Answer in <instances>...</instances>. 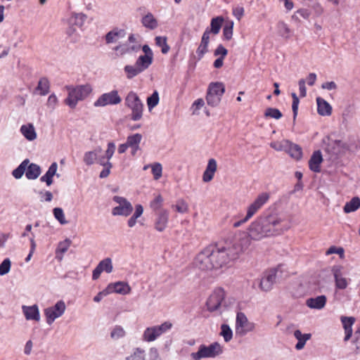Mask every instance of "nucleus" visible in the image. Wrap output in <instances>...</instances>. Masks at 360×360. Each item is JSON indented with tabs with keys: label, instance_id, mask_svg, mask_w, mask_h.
I'll return each mask as SVG.
<instances>
[{
	"label": "nucleus",
	"instance_id": "nucleus-22",
	"mask_svg": "<svg viewBox=\"0 0 360 360\" xmlns=\"http://www.w3.org/2000/svg\"><path fill=\"white\" fill-rule=\"evenodd\" d=\"M87 19V16L82 13H77L72 15L69 20V24L71 25L67 30V34L69 36H72L75 32H77L75 28H73L72 26L75 25L78 27H82Z\"/></svg>",
	"mask_w": 360,
	"mask_h": 360
},
{
	"label": "nucleus",
	"instance_id": "nucleus-18",
	"mask_svg": "<svg viewBox=\"0 0 360 360\" xmlns=\"http://www.w3.org/2000/svg\"><path fill=\"white\" fill-rule=\"evenodd\" d=\"M113 270L112 262L110 258H105L101 260L97 266L94 269L92 274V278L94 280L98 279L101 273L105 272L110 274Z\"/></svg>",
	"mask_w": 360,
	"mask_h": 360
},
{
	"label": "nucleus",
	"instance_id": "nucleus-36",
	"mask_svg": "<svg viewBox=\"0 0 360 360\" xmlns=\"http://www.w3.org/2000/svg\"><path fill=\"white\" fill-rule=\"evenodd\" d=\"M143 207L141 205H135V211L132 216L128 219L127 225L129 228H133L137 223V219L143 214Z\"/></svg>",
	"mask_w": 360,
	"mask_h": 360
},
{
	"label": "nucleus",
	"instance_id": "nucleus-56",
	"mask_svg": "<svg viewBox=\"0 0 360 360\" xmlns=\"http://www.w3.org/2000/svg\"><path fill=\"white\" fill-rule=\"evenodd\" d=\"M11 262L10 259L6 258L0 264V276L7 274L11 269Z\"/></svg>",
	"mask_w": 360,
	"mask_h": 360
},
{
	"label": "nucleus",
	"instance_id": "nucleus-11",
	"mask_svg": "<svg viewBox=\"0 0 360 360\" xmlns=\"http://www.w3.org/2000/svg\"><path fill=\"white\" fill-rule=\"evenodd\" d=\"M336 290H345L349 285L351 279L347 278L344 272L343 266L335 265L331 269Z\"/></svg>",
	"mask_w": 360,
	"mask_h": 360
},
{
	"label": "nucleus",
	"instance_id": "nucleus-4",
	"mask_svg": "<svg viewBox=\"0 0 360 360\" xmlns=\"http://www.w3.org/2000/svg\"><path fill=\"white\" fill-rule=\"evenodd\" d=\"M224 353V347L218 342H214L208 345L202 344L195 352L191 354L190 360H201L202 359H214Z\"/></svg>",
	"mask_w": 360,
	"mask_h": 360
},
{
	"label": "nucleus",
	"instance_id": "nucleus-33",
	"mask_svg": "<svg viewBox=\"0 0 360 360\" xmlns=\"http://www.w3.org/2000/svg\"><path fill=\"white\" fill-rule=\"evenodd\" d=\"M57 169V163L53 162L49 167L46 174L40 178V181L45 182L47 186H51L53 184V177L56 174Z\"/></svg>",
	"mask_w": 360,
	"mask_h": 360
},
{
	"label": "nucleus",
	"instance_id": "nucleus-52",
	"mask_svg": "<svg viewBox=\"0 0 360 360\" xmlns=\"http://www.w3.org/2000/svg\"><path fill=\"white\" fill-rule=\"evenodd\" d=\"M163 201V198L160 194L156 195L154 199L150 202V207L153 210H158L162 207Z\"/></svg>",
	"mask_w": 360,
	"mask_h": 360
},
{
	"label": "nucleus",
	"instance_id": "nucleus-48",
	"mask_svg": "<svg viewBox=\"0 0 360 360\" xmlns=\"http://www.w3.org/2000/svg\"><path fill=\"white\" fill-rule=\"evenodd\" d=\"M172 207L174 208L176 212L181 214H184L188 212V205L183 199L177 200L176 203L174 205H172Z\"/></svg>",
	"mask_w": 360,
	"mask_h": 360
},
{
	"label": "nucleus",
	"instance_id": "nucleus-9",
	"mask_svg": "<svg viewBox=\"0 0 360 360\" xmlns=\"http://www.w3.org/2000/svg\"><path fill=\"white\" fill-rule=\"evenodd\" d=\"M140 49L141 44L138 41V37L134 34H131L127 43L116 46L113 49L116 56H122L132 52H137Z\"/></svg>",
	"mask_w": 360,
	"mask_h": 360
},
{
	"label": "nucleus",
	"instance_id": "nucleus-34",
	"mask_svg": "<svg viewBox=\"0 0 360 360\" xmlns=\"http://www.w3.org/2000/svg\"><path fill=\"white\" fill-rule=\"evenodd\" d=\"M311 335L310 333H302L300 330L294 331V337L297 340V343L295 345V348L297 350H300L304 348L307 341L311 338Z\"/></svg>",
	"mask_w": 360,
	"mask_h": 360
},
{
	"label": "nucleus",
	"instance_id": "nucleus-44",
	"mask_svg": "<svg viewBox=\"0 0 360 360\" xmlns=\"http://www.w3.org/2000/svg\"><path fill=\"white\" fill-rule=\"evenodd\" d=\"M124 70L128 79H132L133 77L137 76L138 75L142 72L141 70H140L136 64H134V65H126L124 68Z\"/></svg>",
	"mask_w": 360,
	"mask_h": 360
},
{
	"label": "nucleus",
	"instance_id": "nucleus-40",
	"mask_svg": "<svg viewBox=\"0 0 360 360\" xmlns=\"http://www.w3.org/2000/svg\"><path fill=\"white\" fill-rule=\"evenodd\" d=\"M153 58L148 57V56H140L135 64L137 67L141 70V72H143L146 70L153 63Z\"/></svg>",
	"mask_w": 360,
	"mask_h": 360
},
{
	"label": "nucleus",
	"instance_id": "nucleus-32",
	"mask_svg": "<svg viewBox=\"0 0 360 360\" xmlns=\"http://www.w3.org/2000/svg\"><path fill=\"white\" fill-rule=\"evenodd\" d=\"M41 167L35 163H29L26 168L25 176L27 179L34 180L41 174Z\"/></svg>",
	"mask_w": 360,
	"mask_h": 360
},
{
	"label": "nucleus",
	"instance_id": "nucleus-6",
	"mask_svg": "<svg viewBox=\"0 0 360 360\" xmlns=\"http://www.w3.org/2000/svg\"><path fill=\"white\" fill-rule=\"evenodd\" d=\"M125 104L131 110V118L132 120L137 121L141 119L143 116V104L135 92L130 91L127 94L125 98Z\"/></svg>",
	"mask_w": 360,
	"mask_h": 360
},
{
	"label": "nucleus",
	"instance_id": "nucleus-13",
	"mask_svg": "<svg viewBox=\"0 0 360 360\" xmlns=\"http://www.w3.org/2000/svg\"><path fill=\"white\" fill-rule=\"evenodd\" d=\"M65 309L66 306L63 300L57 302L53 307L45 309L44 315L46 323L51 325L56 319L60 317L65 313Z\"/></svg>",
	"mask_w": 360,
	"mask_h": 360
},
{
	"label": "nucleus",
	"instance_id": "nucleus-39",
	"mask_svg": "<svg viewBox=\"0 0 360 360\" xmlns=\"http://www.w3.org/2000/svg\"><path fill=\"white\" fill-rule=\"evenodd\" d=\"M360 207V198L354 197L345 205L343 210L345 213H350L357 210Z\"/></svg>",
	"mask_w": 360,
	"mask_h": 360
},
{
	"label": "nucleus",
	"instance_id": "nucleus-57",
	"mask_svg": "<svg viewBox=\"0 0 360 360\" xmlns=\"http://www.w3.org/2000/svg\"><path fill=\"white\" fill-rule=\"evenodd\" d=\"M125 335V331L121 326H115L110 333V336L112 339L117 340L124 337Z\"/></svg>",
	"mask_w": 360,
	"mask_h": 360
},
{
	"label": "nucleus",
	"instance_id": "nucleus-14",
	"mask_svg": "<svg viewBox=\"0 0 360 360\" xmlns=\"http://www.w3.org/2000/svg\"><path fill=\"white\" fill-rule=\"evenodd\" d=\"M269 193L264 192L257 195L247 207L246 219H251L269 200Z\"/></svg>",
	"mask_w": 360,
	"mask_h": 360
},
{
	"label": "nucleus",
	"instance_id": "nucleus-26",
	"mask_svg": "<svg viewBox=\"0 0 360 360\" xmlns=\"http://www.w3.org/2000/svg\"><path fill=\"white\" fill-rule=\"evenodd\" d=\"M323 162V157L320 150L313 153L309 160V169L314 172H319L321 170V164Z\"/></svg>",
	"mask_w": 360,
	"mask_h": 360
},
{
	"label": "nucleus",
	"instance_id": "nucleus-16",
	"mask_svg": "<svg viewBox=\"0 0 360 360\" xmlns=\"http://www.w3.org/2000/svg\"><path fill=\"white\" fill-rule=\"evenodd\" d=\"M121 97L117 91L113 90L102 94L94 103L95 106L103 107L108 105H117L121 102Z\"/></svg>",
	"mask_w": 360,
	"mask_h": 360
},
{
	"label": "nucleus",
	"instance_id": "nucleus-51",
	"mask_svg": "<svg viewBox=\"0 0 360 360\" xmlns=\"http://www.w3.org/2000/svg\"><path fill=\"white\" fill-rule=\"evenodd\" d=\"M264 117L278 120L282 117V113L277 108H268L264 112Z\"/></svg>",
	"mask_w": 360,
	"mask_h": 360
},
{
	"label": "nucleus",
	"instance_id": "nucleus-55",
	"mask_svg": "<svg viewBox=\"0 0 360 360\" xmlns=\"http://www.w3.org/2000/svg\"><path fill=\"white\" fill-rule=\"evenodd\" d=\"M55 218L61 224H65L68 221L65 220L63 210L60 207H56L53 210Z\"/></svg>",
	"mask_w": 360,
	"mask_h": 360
},
{
	"label": "nucleus",
	"instance_id": "nucleus-35",
	"mask_svg": "<svg viewBox=\"0 0 360 360\" xmlns=\"http://www.w3.org/2000/svg\"><path fill=\"white\" fill-rule=\"evenodd\" d=\"M20 132L25 138L30 141H34L37 139V133L32 124L22 125L20 127Z\"/></svg>",
	"mask_w": 360,
	"mask_h": 360
},
{
	"label": "nucleus",
	"instance_id": "nucleus-46",
	"mask_svg": "<svg viewBox=\"0 0 360 360\" xmlns=\"http://www.w3.org/2000/svg\"><path fill=\"white\" fill-rule=\"evenodd\" d=\"M155 40L156 45L161 47V51L163 54L169 52L170 48L167 43L166 37H156Z\"/></svg>",
	"mask_w": 360,
	"mask_h": 360
},
{
	"label": "nucleus",
	"instance_id": "nucleus-15",
	"mask_svg": "<svg viewBox=\"0 0 360 360\" xmlns=\"http://www.w3.org/2000/svg\"><path fill=\"white\" fill-rule=\"evenodd\" d=\"M226 292L222 288H217L209 297L207 301L208 311H214L219 309L225 298Z\"/></svg>",
	"mask_w": 360,
	"mask_h": 360
},
{
	"label": "nucleus",
	"instance_id": "nucleus-31",
	"mask_svg": "<svg viewBox=\"0 0 360 360\" xmlns=\"http://www.w3.org/2000/svg\"><path fill=\"white\" fill-rule=\"evenodd\" d=\"M317 111L321 116H329L332 113L331 105L323 98H316Z\"/></svg>",
	"mask_w": 360,
	"mask_h": 360
},
{
	"label": "nucleus",
	"instance_id": "nucleus-54",
	"mask_svg": "<svg viewBox=\"0 0 360 360\" xmlns=\"http://www.w3.org/2000/svg\"><path fill=\"white\" fill-rule=\"evenodd\" d=\"M288 144V140H283L281 141H274L270 143V146L277 151H285Z\"/></svg>",
	"mask_w": 360,
	"mask_h": 360
},
{
	"label": "nucleus",
	"instance_id": "nucleus-10",
	"mask_svg": "<svg viewBox=\"0 0 360 360\" xmlns=\"http://www.w3.org/2000/svg\"><path fill=\"white\" fill-rule=\"evenodd\" d=\"M255 327V323L249 321L244 313H237L235 327L236 334L243 336L248 333L254 331Z\"/></svg>",
	"mask_w": 360,
	"mask_h": 360
},
{
	"label": "nucleus",
	"instance_id": "nucleus-3",
	"mask_svg": "<svg viewBox=\"0 0 360 360\" xmlns=\"http://www.w3.org/2000/svg\"><path fill=\"white\" fill-rule=\"evenodd\" d=\"M115 150V144L113 142L108 143L107 150L103 152L101 147L96 148L91 155H94L93 163L103 167L102 171L99 174L101 179L106 178L110 173L111 168L112 167V163L110 160L112 157Z\"/></svg>",
	"mask_w": 360,
	"mask_h": 360
},
{
	"label": "nucleus",
	"instance_id": "nucleus-47",
	"mask_svg": "<svg viewBox=\"0 0 360 360\" xmlns=\"http://www.w3.org/2000/svg\"><path fill=\"white\" fill-rule=\"evenodd\" d=\"M224 19L221 17L212 18L210 23L211 31L214 34L219 33Z\"/></svg>",
	"mask_w": 360,
	"mask_h": 360
},
{
	"label": "nucleus",
	"instance_id": "nucleus-28",
	"mask_svg": "<svg viewBox=\"0 0 360 360\" xmlns=\"http://www.w3.org/2000/svg\"><path fill=\"white\" fill-rule=\"evenodd\" d=\"M340 319L345 333L344 340L347 341L352 337L353 332L352 326L355 322V318L352 316H342Z\"/></svg>",
	"mask_w": 360,
	"mask_h": 360
},
{
	"label": "nucleus",
	"instance_id": "nucleus-1",
	"mask_svg": "<svg viewBox=\"0 0 360 360\" xmlns=\"http://www.w3.org/2000/svg\"><path fill=\"white\" fill-rule=\"evenodd\" d=\"M245 248L235 243H226L223 246H207L195 258L194 265L202 271L218 269L238 258Z\"/></svg>",
	"mask_w": 360,
	"mask_h": 360
},
{
	"label": "nucleus",
	"instance_id": "nucleus-43",
	"mask_svg": "<svg viewBox=\"0 0 360 360\" xmlns=\"http://www.w3.org/2000/svg\"><path fill=\"white\" fill-rule=\"evenodd\" d=\"M50 82L46 77H42L39 79L37 89L40 91L41 96H45L49 92Z\"/></svg>",
	"mask_w": 360,
	"mask_h": 360
},
{
	"label": "nucleus",
	"instance_id": "nucleus-61",
	"mask_svg": "<svg viewBox=\"0 0 360 360\" xmlns=\"http://www.w3.org/2000/svg\"><path fill=\"white\" fill-rule=\"evenodd\" d=\"M244 8L243 6H236L233 8V15L240 20L244 15Z\"/></svg>",
	"mask_w": 360,
	"mask_h": 360
},
{
	"label": "nucleus",
	"instance_id": "nucleus-60",
	"mask_svg": "<svg viewBox=\"0 0 360 360\" xmlns=\"http://www.w3.org/2000/svg\"><path fill=\"white\" fill-rule=\"evenodd\" d=\"M292 108L294 114V118L297 115V110H298V105H299V98L295 93H292Z\"/></svg>",
	"mask_w": 360,
	"mask_h": 360
},
{
	"label": "nucleus",
	"instance_id": "nucleus-29",
	"mask_svg": "<svg viewBox=\"0 0 360 360\" xmlns=\"http://www.w3.org/2000/svg\"><path fill=\"white\" fill-rule=\"evenodd\" d=\"M292 158L300 160L302 158V148L297 144L288 141L285 151Z\"/></svg>",
	"mask_w": 360,
	"mask_h": 360
},
{
	"label": "nucleus",
	"instance_id": "nucleus-50",
	"mask_svg": "<svg viewBox=\"0 0 360 360\" xmlns=\"http://www.w3.org/2000/svg\"><path fill=\"white\" fill-rule=\"evenodd\" d=\"M151 170L155 180H158L162 175V166L159 162L151 164Z\"/></svg>",
	"mask_w": 360,
	"mask_h": 360
},
{
	"label": "nucleus",
	"instance_id": "nucleus-25",
	"mask_svg": "<svg viewBox=\"0 0 360 360\" xmlns=\"http://www.w3.org/2000/svg\"><path fill=\"white\" fill-rule=\"evenodd\" d=\"M125 36L126 32L124 30L115 28L105 35V41L107 44L116 43L124 38Z\"/></svg>",
	"mask_w": 360,
	"mask_h": 360
},
{
	"label": "nucleus",
	"instance_id": "nucleus-63",
	"mask_svg": "<svg viewBox=\"0 0 360 360\" xmlns=\"http://www.w3.org/2000/svg\"><path fill=\"white\" fill-rule=\"evenodd\" d=\"M58 103V98L55 94L49 96L47 101V106L51 109H54Z\"/></svg>",
	"mask_w": 360,
	"mask_h": 360
},
{
	"label": "nucleus",
	"instance_id": "nucleus-19",
	"mask_svg": "<svg viewBox=\"0 0 360 360\" xmlns=\"http://www.w3.org/2000/svg\"><path fill=\"white\" fill-rule=\"evenodd\" d=\"M348 149L347 143L341 140H330L326 148V150L334 155L343 154Z\"/></svg>",
	"mask_w": 360,
	"mask_h": 360
},
{
	"label": "nucleus",
	"instance_id": "nucleus-49",
	"mask_svg": "<svg viewBox=\"0 0 360 360\" xmlns=\"http://www.w3.org/2000/svg\"><path fill=\"white\" fill-rule=\"evenodd\" d=\"M159 94L157 91H155L153 94L147 98V105L148 110H151L159 103Z\"/></svg>",
	"mask_w": 360,
	"mask_h": 360
},
{
	"label": "nucleus",
	"instance_id": "nucleus-7",
	"mask_svg": "<svg viewBox=\"0 0 360 360\" xmlns=\"http://www.w3.org/2000/svg\"><path fill=\"white\" fill-rule=\"evenodd\" d=\"M172 327V323L165 321L159 326L148 327L143 331L142 338L146 342L155 341L162 334L169 331Z\"/></svg>",
	"mask_w": 360,
	"mask_h": 360
},
{
	"label": "nucleus",
	"instance_id": "nucleus-23",
	"mask_svg": "<svg viewBox=\"0 0 360 360\" xmlns=\"http://www.w3.org/2000/svg\"><path fill=\"white\" fill-rule=\"evenodd\" d=\"M217 161L214 158L209 159L205 170L204 171L202 174V181L205 183H208L211 181L214 176V174L217 172Z\"/></svg>",
	"mask_w": 360,
	"mask_h": 360
},
{
	"label": "nucleus",
	"instance_id": "nucleus-64",
	"mask_svg": "<svg viewBox=\"0 0 360 360\" xmlns=\"http://www.w3.org/2000/svg\"><path fill=\"white\" fill-rule=\"evenodd\" d=\"M306 81L304 79H301L298 82L300 95L301 97H305L307 95V89L305 86Z\"/></svg>",
	"mask_w": 360,
	"mask_h": 360
},
{
	"label": "nucleus",
	"instance_id": "nucleus-2",
	"mask_svg": "<svg viewBox=\"0 0 360 360\" xmlns=\"http://www.w3.org/2000/svg\"><path fill=\"white\" fill-rule=\"evenodd\" d=\"M283 221L278 215L259 217L250 225L248 229V237L251 240H260L280 235L285 230L281 226Z\"/></svg>",
	"mask_w": 360,
	"mask_h": 360
},
{
	"label": "nucleus",
	"instance_id": "nucleus-59",
	"mask_svg": "<svg viewBox=\"0 0 360 360\" xmlns=\"http://www.w3.org/2000/svg\"><path fill=\"white\" fill-rule=\"evenodd\" d=\"M205 105L204 100L202 98H198L195 100L193 105V114H197V111L200 110Z\"/></svg>",
	"mask_w": 360,
	"mask_h": 360
},
{
	"label": "nucleus",
	"instance_id": "nucleus-17",
	"mask_svg": "<svg viewBox=\"0 0 360 360\" xmlns=\"http://www.w3.org/2000/svg\"><path fill=\"white\" fill-rule=\"evenodd\" d=\"M169 212L166 209H162L157 212L154 221V229L158 232H163L169 223Z\"/></svg>",
	"mask_w": 360,
	"mask_h": 360
},
{
	"label": "nucleus",
	"instance_id": "nucleus-5",
	"mask_svg": "<svg viewBox=\"0 0 360 360\" xmlns=\"http://www.w3.org/2000/svg\"><path fill=\"white\" fill-rule=\"evenodd\" d=\"M225 92V86L221 82H211L207 88L206 101L212 107L217 106Z\"/></svg>",
	"mask_w": 360,
	"mask_h": 360
},
{
	"label": "nucleus",
	"instance_id": "nucleus-42",
	"mask_svg": "<svg viewBox=\"0 0 360 360\" xmlns=\"http://www.w3.org/2000/svg\"><path fill=\"white\" fill-rule=\"evenodd\" d=\"M29 163H30V160L28 159L24 160L20 164V165L12 172L13 176L17 179H20L22 176V175L24 174V173H25L26 168Z\"/></svg>",
	"mask_w": 360,
	"mask_h": 360
},
{
	"label": "nucleus",
	"instance_id": "nucleus-30",
	"mask_svg": "<svg viewBox=\"0 0 360 360\" xmlns=\"http://www.w3.org/2000/svg\"><path fill=\"white\" fill-rule=\"evenodd\" d=\"M326 303V297L325 295L317 296L314 298H309L306 301L308 307L315 309H323Z\"/></svg>",
	"mask_w": 360,
	"mask_h": 360
},
{
	"label": "nucleus",
	"instance_id": "nucleus-37",
	"mask_svg": "<svg viewBox=\"0 0 360 360\" xmlns=\"http://www.w3.org/2000/svg\"><path fill=\"white\" fill-rule=\"evenodd\" d=\"M141 22L145 27L150 30H154L158 25V20L150 13H148L143 17Z\"/></svg>",
	"mask_w": 360,
	"mask_h": 360
},
{
	"label": "nucleus",
	"instance_id": "nucleus-24",
	"mask_svg": "<svg viewBox=\"0 0 360 360\" xmlns=\"http://www.w3.org/2000/svg\"><path fill=\"white\" fill-rule=\"evenodd\" d=\"M142 141V135L136 133L129 136L127 138L126 143L128 148H131V155L134 156L140 149L139 144Z\"/></svg>",
	"mask_w": 360,
	"mask_h": 360
},
{
	"label": "nucleus",
	"instance_id": "nucleus-12",
	"mask_svg": "<svg viewBox=\"0 0 360 360\" xmlns=\"http://www.w3.org/2000/svg\"><path fill=\"white\" fill-rule=\"evenodd\" d=\"M89 93V87L88 86H80L72 89L69 91L68 97L65 99V103L70 108H73L76 106L78 101L83 100Z\"/></svg>",
	"mask_w": 360,
	"mask_h": 360
},
{
	"label": "nucleus",
	"instance_id": "nucleus-38",
	"mask_svg": "<svg viewBox=\"0 0 360 360\" xmlns=\"http://www.w3.org/2000/svg\"><path fill=\"white\" fill-rule=\"evenodd\" d=\"M277 30L278 34L283 39H288L292 36V31L289 26L283 21L277 24Z\"/></svg>",
	"mask_w": 360,
	"mask_h": 360
},
{
	"label": "nucleus",
	"instance_id": "nucleus-20",
	"mask_svg": "<svg viewBox=\"0 0 360 360\" xmlns=\"http://www.w3.org/2000/svg\"><path fill=\"white\" fill-rule=\"evenodd\" d=\"M109 294L117 293L122 295H128L131 292V288L127 283L123 281H117L110 283L107 286Z\"/></svg>",
	"mask_w": 360,
	"mask_h": 360
},
{
	"label": "nucleus",
	"instance_id": "nucleus-53",
	"mask_svg": "<svg viewBox=\"0 0 360 360\" xmlns=\"http://www.w3.org/2000/svg\"><path fill=\"white\" fill-rule=\"evenodd\" d=\"M233 22L230 21L228 22L224 29H223V35L226 40H230L233 36Z\"/></svg>",
	"mask_w": 360,
	"mask_h": 360
},
{
	"label": "nucleus",
	"instance_id": "nucleus-21",
	"mask_svg": "<svg viewBox=\"0 0 360 360\" xmlns=\"http://www.w3.org/2000/svg\"><path fill=\"white\" fill-rule=\"evenodd\" d=\"M276 271L271 269L266 271L264 276L261 278L259 288L263 291L270 290L276 281Z\"/></svg>",
	"mask_w": 360,
	"mask_h": 360
},
{
	"label": "nucleus",
	"instance_id": "nucleus-8",
	"mask_svg": "<svg viewBox=\"0 0 360 360\" xmlns=\"http://www.w3.org/2000/svg\"><path fill=\"white\" fill-rule=\"evenodd\" d=\"M112 201L115 203L111 212L113 216L128 217L131 214L133 206L125 198L115 195Z\"/></svg>",
	"mask_w": 360,
	"mask_h": 360
},
{
	"label": "nucleus",
	"instance_id": "nucleus-45",
	"mask_svg": "<svg viewBox=\"0 0 360 360\" xmlns=\"http://www.w3.org/2000/svg\"><path fill=\"white\" fill-rule=\"evenodd\" d=\"M220 335L223 337L226 342H229L233 338V332L229 326L222 324L221 326Z\"/></svg>",
	"mask_w": 360,
	"mask_h": 360
},
{
	"label": "nucleus",
	"instance_id": "nucleus-58",
	"mask_svg": "<svg viewBox=\"0 0 360 360\" xmlns=\"http://www.w3.org/2000/svg\"><path fill=\"white\" fill-rule=\"evenodd\" d=\"M228 53L227 49L221 44H219L214 51V56H220L221 58H224Z\"/></svg>",
	"mask_w": 360,
	"mask_h": 360
},
{
	"label": "nucleus",
	"instance_id": "nucleus-27",
	"mask_svg": "<svg viewBox=\"0 0 360 360\" xmlns=\"http://www.w3.org/2000/svg\"><path fill=\"white\" fill-rule=\"evenodd\" d=\"M22 311L27 320L39 321L40 314L37 304L32 306H22Z\"/></svg>",
	"mask_w": 360,
	"mask_h": 360
},
{
	"label": "nucleus",
	"instance_id": "nucleus-41",
	"mask_svg": "<svg viewBox=\"0 0 360 360\" xmlns=\"http://www.w3.org/2000/svg\"><path fill=\"white\" fill-rule=\"evenodd\" d=\"M70 244L71 240L70 239H65L58 243L56 250V258L58 259V260H62L63 255L68 250Z\"/></svg>",
	"mask_w": 360,
	"mask_h": 360
},
{
	"label": "nucleus",
	"instance_id": "nucleus-62",
	"mask_svg": "<svg viewBox=\"0 0 360 360\" xmlns=\"http://www.w3.org/2000/svg\"><path fill=\"white\" fill-rule=\"evenodd\" d=\"M143 351L137 349L133 354L127 357V360H143Z\"/></svg>",
	"mask_w": 360,
	"mask_h": 360
}]
</instances>
